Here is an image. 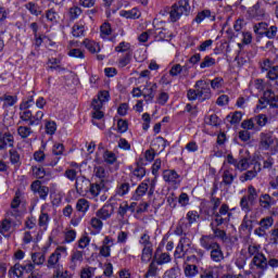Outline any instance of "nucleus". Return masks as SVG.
Masks as SVG:
<instances>
[{"mask_svg": "<svg viewBox=\"0 0 278 278\" xmlns=\"http://www.w3.org/2000/svg\"><path fill=\"white\" fill-rule=\"evenodd\" d=\"M68 255L66 247H58L52 254L48 257L47 268H52L53 270L59 271L64 270L62 265V257Z\"/></svg>", "mask_w": 278, "mask_h": 278, "instance_id": "f257e3e1", "label": "nucleus"}, {"mask_svg": "<svg viewBox=\"0 0 278 278\" xmlns=\"http://www.w3.org/2000/svg\"><path fill=\"white\" fill-rule=\"evenodd\" d=\"M258 147L262 151L278 153V138L273 131H263L260 134Z\"/></svg>", "mask_w": 278, "mask_h": 278, "instance_id": "f03ea898", "label": "nucleus"}, {"mask_svg": "<svg viewBox=\"0 0 278 278\" xmlns=\"http://www.w3.org/2000/svg\"><path fill=\"white\" fill-rule=\"evenodd\" d=\"M190 0H179L175 3L169 11V20L172 23H177L181 16L190 14Z\"/></svg>", "mask_w": 278, "mask_h": 278, "instance_id": "7ed1b4c3", "label": "nucleus"}, {"mask_svg": "<svg viewBox=\"0 0 278 278\" xmlns=\"http://www.w3.org/2000/svg\"><path fill=\"white\" fill-rule=\"evenodd\" d=\"M255 201H257V189L253 186L248 187V194L243 195L240 200V207L242 212L249 214L253 210V205H255Z\"/></svg>", "mask_w": 278, "mask_h": 278, "instance_id": "20e7f679", "label": "nucleus"}, {"mask_svg": "<svg viewBox=\"0 0 278 278\" xmlns=\"http://www.w3.org/2000/svg\"><path fill=\"white\" fill-rule=\"evenodd\" d=\"M20 118L24 123H28L29 127H34V125H40L45 118V112L37 111L34 115L29 109H20Z\"/></svg>", "mask_w": 278, "mask_h": 278, "instance_id": "39448f33", "label": "nucleus"}, {"mask_svg": "<svg viewBox=\"0 0 278 278\" xmlns=\"http://www.w3.org/2000/svg\"><path fill=\"white\" fill-rule=\"evenodd\" d=\"M231 212H229V205L224 203L220 205L218 211L213 212V220L215 225H229L231 220Z\"/></svg>", "mask_w": 278, "mask_h": 278, "instance_id": "423d86ee", "label": "nucleus"}, {"mask_svg": "<svg viewBox=\"0 0 278 278\" xmlns=\"http://www.w3.org/2000/svg\"><path fill=\"white\" fill-rule=\"evenodd\" d=\"M200 215L199 212L197 211H189L187 213V217L186 218H181L178 223V227L176 229V233L178 236H181V233H184V229H190V227L192 225H194V223H197V220H199Z\"/></svg>", "mask_w": 278, "mask_h": 278, "instance_id": "0eeeda50", "label": "nucleus"}, {"mask_svg": "<svg viewBox=\"0 0 278 278\" xmlns=\"http://www.w3.org/2000/svg\"><path fill=\"white\" fill-rule=\"evenodd\" d=\"M30 190L34 194H38L39 199L47 201L49 197V187L42 186V181L34 180L30 185Z\"/></svg>", "mask_w": 278, "mask_h": 278, "instance_id": "6e6552de", "label": "nucleus"}, {"mask_svg": "<svg viewBox=\"0 0 278 278\" xmlns=\"http://www.w3.org/2000/svg\"><path fill=\"white\" fill-rule=\"evenodd\" d=\"M258 173H262V163L255 162L252 169L243 173L239 177V181H241V184H244L245 181H251L257 177Z\"/></svg>", "mask_w": 278, "mask_h": 278, "instance_id": "1a4fd4ad", "label": "nucleus"}, {"mask_svg": "<svg viewBox=\"0 0 278 278\" xmlns=\"http://www.w3.org/2000/svg\"><path fill=\"white\" fill-rule=\"evenodd\" d=\"M274 205H277V200L268 193H262L258 197V207L264 212H268Z\"/></svg>", "mask_w": 278, "mask_h": 278, "instance_id": "9d476101", "label": "nucleus"}, {"mask_svg": "<svg viewBox=\"0 0 278 278\" xmlns=\"http://www.w3.org/2000/svg\"><path fill=\"white\" fill-rule=\"evenodd\" d=\"M75 188L77 194H81L83 197L88 194V188H90V179L86 176H78L75 180Z\"/></svg>", "mask_w": 278, "mask_h": 278, "instance_id": "9b49d317", "label": "nucleus"}, {"mask_svg": "<svg viewBox=\"0 0 278 278\" xmlns=\"http://www.w3.org/2000/svg\"><path fill=\"white\" fill-rule=\"evenodd\" d=\"M194 88L198 89V93L200 96V99L202 101H205L206 99H210L212 97V89H210V84L205 80H198L195 83Z\"/></svg>", "mask_w": 278, "mask_h": 278, "instance_id": "f8f14e48", "label": "nucleus"}, {"mask_svg": "<svg viewBox=\"0 0 278 278\" xmlns=\"http://www.w3.org/2000/svg\"><path fill=\"white\" fill-rule=\"evenodd\" d=\"M223 225H218V224H214L211 223L210 224V228L213 231V238L214 240H220L222 242H227V240H229V237L227 236V231L220 229Z\"/></svg>", "mask_w": 278, "mask_h": 278, "instance_id": "ddd939ff", "label": "nucleus"}, {"mask_svg": "<svg viewBox=\"0 0 278 278\" xmlns=\"http://www.w3.org/2000/svg\"><path fill=\"white\" fill-rule=\"evenodd\" d=\"M105 188V180H100L99 182H90L88 191L86 194L90 197V199H97L101 194V190Z\"/></svg>", "mask_w": 278, "mask_h": 278, "instance_id": "4468645a", "label": "nucleus"}, {"mask_svg": "<svg viewBox=\"0 0 278 278\" xmlns=\"http://www.w3.org/2000/svg\"><path fill=\"white\" fill-rule=\"evenodd\" d=\"M155 92H157V84L147 81L146 87L142 89V94L146 101H153V99H155Z\"/></svg>", "mask_w": 278, "mask_h": 278, "instance_id": "2eb2a0df", "label": "nucleus"}, {"mask_svg": "<svg viewBox=\"0 0 278 278\" xmlns=\"http://www.w3.org/2000/svg\"><path fill=\"white\" fill-rule=\"evenodd\" d=\"M219 243L216 242V239H214V236L212 235H204L200 238V245L205 251H212V249H215Z\"/></svg>", "mask_w": 278, "mask_h": 278, "instance_id": "dca6fc26", "label": "nucleus"}, {"mask_svg": "<svg viewBox=\"0 0 278 278\" xmlns=\"http://www.w3.org/2000/svg\"><path fill=\"white\" fill-rule=\"evenodd\" d=\"M112 214H114V205L112 204H104L100 210L96 212L97 218L101 220H108L112 218Z\"/></svg>", "mask_w": 278, "mask_h": 278, "instance_id": "f3484780", "label": "nucleus"}, {"mask_svg": "<svg viewBox=\"0 0 278 278\" xmlns=\"http://www.w3.org/2000/svg\"><path fill=\"white\" fill-rule=\"evenodd\" d=\"M112 247H114V239L110 236H106L102 241V247L100 248V255H102V257H110L112 253Z\"/></svg>", "mask_w": 278, "mask_h": 278, "instance_id": "a211bd4d", "label": "nucleus"}, {"mask_svg": "<svg viewBox=\"0 0 278 278\" xmlns=\"http://www.w3.org/2000/svg\"><path fill=\"white\" fill-rule=\"evenodd\" d=\"M169 75L172 77H177L178 75L188 77V75H190V70L188 68V65L181 66V64H174L169 70Z\"/></svg>", "mask_w": 278, "mask_h": 278, "instance_id": "6ab92c4d", "label": "nucleus"}, {"mask_svg": "<svg viewBox=\"0 0 278 278\" xmlns=\"http://www.w3.org/2000/svg\"><path fill=\"white\" fill-rule=\"evenodd\" d=\"M81 262H84V252L79 250L74 251L70 258L71 270H76L77 266L81 265Z\"/></svg>", "mask_w": 278, "mask_h": 278, "instance_id": "aec40b11", "label": "nucleus"}, {"mask_svg": "<svg viewBox=\"0 0 278 278\" xmlns=\"http://www.w3.org/2000/svg\"><path fill=\"white\" fill-rule=\"evenodd\" d=\"M8 147H14V136L10 132H0V151L8 149Z\"/></svg>", "mask_w": 278, "mask_h": 278, "instance_id": "412c9836", "label": "nucleus"}, {"mask_svg": "<svg viewBox=\"0 0 278 278\" xmlns=\"http://www.w3.org/2000/svg\"><path fill=\"white\" fill-rule=\"evenodd\" d=\"M163 179L164 181H166L167 184H170L172 186H175L180 181L179 174H177V172L174 169H165L163 172Z\"/></svg>", "mask_w": 278, "mask_h": 278, "instance_id": "4be33fe9", "label": "nucleus"}, {"mask_svg": "<svg viewBox=\"0 0 278 278\" xmlns=\"http://www.w3.org/2000/svg\"><path fill=\"white\" fill-rule=\"evenodd\" d=\"M252 264H254L258 270H266L268 268V258H266L264 253H261L253 257Z\"/></svg>", "mask_w": 278, "mask_h": 278, "instance_id": "5701e85b", "label": "nucleus"}, {"mask_svg": "<svg viewBox=\"0 0 278 278\" xmlns=\"http://www.w3.org/2000/svg\"><path fill=\"white\" fill-rule=\"evenodd\" d=\"M72 35L74 38H81V36H86V22L80 20L74 24L72 27Z\"/></svg>", "mask_w": 278, "mask_h": 278, "instance_id": "b1692460", "label": "nucleus"}, {"mask_svg": "<svg viewBox=\"0 0 278 278\" xmlns=\"http://www.w3.org/2000/svg\"><path fill=\"white\" fill-rule=\"evenodd\" d=\"M113 31L112 24H110V22H104L100 26V38H102V40H114L113 38H110Z\"/></svg>", "mask_w": 278, "mask_h": 278, "instance_id": "393cba45", "label": "nucleus"}, {"mask_svg": "<svg viewBox=\"0 0 278 278\" xmlns=\"http://www.w3.org/2000/svg\"><path fill=\"white\" fill-rule=\"evenodd\" d=\"M211 260L216 263H220L225 260V253L223 252V248H220V243L211 249Z\"/></svg>", "mask_w": 278, "mask_h": 278, "instance_id": "a878e982", "label": "nucleus"}, {"mask_svg": "<svg viewBox=\"0 0 278 278\" xmlns=\"http://www.w3.org/2000/svg\"><path fill=\"white\" fill-rule=\"evenodd\" d=\"M153 261L157 264V266H164V264H170L172 258L170 254L163 252L161 254L155 253Z\"/></svg>", "mask_w": 278, "mask_h": 278, "instance_id": "bb28decb", "label": "nucleus"}, {"mask_svg": "<svg viewBox=\"0 0 278 278\" xmlns=\"http://www.w3.org/2000/svg\"><path fill=\"white\" fill-rule=\"evenodd\" d=\"M31 169L36 179H45V177H48L47 179L49 180V177H51V170H47L45 167L33 166Z\"/></svg>", "mask_w": 278, "mask_h": 278, "instance_id": "cd10ccee", "label": "nucleus"}, {"mask_svg": "<svg viewBox=\"0 0 278 278\" xmlns=\"http://www.w3.org/2000/svg\"><path fill=\"white\" fill-rule=\"evenodd\" d=\"M143 166L144 159H139L137 161V167L132 172V175H135V177H138V179H142V177L147 175V169Z\"/></svg>", "mask_w": 278, "mask_h": 278, "instance_id": "c85d7f7f", "label": "nucleus"}, {"mask_svg": "<svg viewBox=\"0 0 278 278\" xmlns=\"http://www.w3.org/2000/svg\"><path fill=\"white\" fill-rule=\"evenodd\" d=\"M83 45L89 53H99V51H101V46H99L98 42L92 41L90 39H85L83 41Z\"/></svg>", "mask_w": 278, "mask_h": 278, "instance_id": "c756f323", "label": "nucleus"}, {"mask_svg": "<svg viewBox=\"0 0 278 278\" xmlns=\"http://www.w3.org/2000/svg\"><path fill=\"white\" fill-rule=\"evenodd\" d=\"M153 260V247L143 248L141 251V263L149 264Z\"/></svg>", "mask_w": 278, "mask_h": 278, "instance_id": "7c9ffc66", "label": "nucleus"}, {"mask_svg": "<svg viewBox=\"0 0 278 278\" xmlns=\"http://www.w3.org/2000/svg\"><path fill=\"white\" fill-rule=\"evenodd\" d=\"M241 128L244 129L245 131H260V127L255 125V121L253 117L249 119H244L241 123Z\"/></svg>", "mask_w": 278, "mask_h": 278, "instance_id": "2f4dec72", "label": "nucleus"}, {"mask_svg": "<svg viewBox=\"0 0 278 278\" xmlns=\"http://www.w3.org/2000/svg\"><path fill=\"white\" fill-rule=\"evenodd\" d=\"M0 101H3V108H12L13 105H16V103L18 101V97L10 96V94H3L0 98Z\"/></svg>", "mask_w": 278, "mask_h": 278, "instance_id": "473e14b6", "label": "nucleus"}, {"mask_svg": "<svg viewBox=\"0 0 278 278\" xmlns=\"http://www.w3.org/2000/svg\"><path fill=\"white\" fill-rule=\"evenodd\" d=\"M147 190H149V184L141 182L135 191V194H134L135 201H140V198L147 194Z\"/></svg>", "mask_w": 278, "mask_h": 278, "instance_id": "72a5a7b5", "label": "nucleus"}, {"mask_svg": "<svg viewBox=\"0 0 278 278\" xmlns=\"http://www.w3.org/2000/svg\"><path fill=\"white\" fill-rule=\"evenodd\" d=\"M151 146L154 151H164V149H166V139L163 137H156L152 140Z\"/></svg>", "mask_w": 278, "mask_h": 278, "instance_id": "f704fd0d", "label": "nucleus"}, {"mask_svg": "<svg viewBox=\"0 0 278 278\" xmlns=\"http://www.w3.org/2000/svg\"><path fill=\"white\" fill-rule=\"evenodd\" d=\"M237 175L233 174V169H226L223 173V184H225V186H231V184H233V179H236Z\"/></svg>", "mask_w": 278, "mask_h": 278, "instance_id": "c9c22d12", "label": "nucleus"}, {"mask_svg": "<svg viewBox=\"0 0 278 278\" xmlns=\"http://www.w3.org/2000/svg\"><path fill=\"white\" fill-rule=\"evenodd\" d=\"M268 29V23L266 22H260L254 24L253 30L256 36H266V31Z\"/></svg>", "mask_w": 278, "mask_h": 278, "instance_id": "e433bc0d", "label": "nucleus"}, {"mask_svg": "<svg viewBox=\"0 0 278 278\" xmlns=\"http://www.w3.org/2000/svg\"><path fill=\"white\" fill-rule=\"evenodd\" d=\"M21 205V197L17 194H15L14 199L11 202V208L12 211L9 212V216H14L16 218V216H18V206Z\"/></svg>", "mask_w": 278, "mask_h": 278, "instance_id": "4c0bfd02", "label": "nucleus"}, {"mask_svg": "<svg viewBox=\"0 0 278 278\" xmlns=\"http://www.w3.org/2000/svg\"><path fill=\"white\" fill-rule=\"evenodd\" d=\"M205 18H211V21H215L216 16L212 15V11L203 10V11L199 12L198 15L195 16V23H203V21H205Z\"/></svg>", "mask_w": 278, "mask_h": 278, "instance_id": "58836bf2", "label": "nucleus"}, {"mask_svg": "<svg viewBox=\"0 0 278 278\" xmlns=\"http://www.w3.org/2000/svg\"><path fill=\"white\" fill-rule=\"evenodd\" d=\"M199 275V267L194 264H187L185 266V277L192 278Z\"/></svg>", "mask_w": 278, "mask_h": 278, "instance_id": "ea45409f", "label": "nucleus"}, {"mask_svg": "<svg viewBox=\"0 0 278 278\" xmlns=\"http://www.w3.org/2000/svg\"><path fill=\"white\" fill-rule=\"evenodd\" d=\"M227 123H230V125H238L240 121H242V112L236 111L235 113H230L226 116Z\"/></svg>", "mask_w": 278, "mask_h": 278, "instance_id": "a19ab883", "label": "nucleus"}, {"mask_svg": "<svg viewBox=\"0 0 278 278\" xmlns=\"http://www.w3.org/2000/svg\"><path fill=\"white\" fill-rule=\"evenodd\" d=\"M253 118H254V125H256V127H258L260 130L262 129V127H266L268 123V116H266V114H258Z\"/></svg>", "mask_w": 278, "mask_h": 278, "instance_id": "79ce46f5", "label": "nucleus"}, {"mask_svg": "<svg viewBox=\"0 0 278 278\" xmlns=\"http://www.w3.org/2000/svg\"><path fill=\"white\" fill-rule=\"evenodd\" d=\"M249 157H242L239 161H237V164L235 166V168H237V170H240V173L244 172V170H249V167L251 166V163H249Z\"/></svg>", "mask_w": 278, "mask_h": 278, "instance_id": "37998d69", "label": "nucleus"}, {"mask_svg": "<svg viewBox=\"0 0 278 278\" xmlns=\"http://www.w3.org/2000/svg\"><path fill=\"white\" fill-rule=\"evenodd\" d=\"M116 53H134L131 50V45L126 41H122L115 47Z\"/></svg>", "mask_w": 278, "mask_h": 278, "instance_id": "c03bdc74", "label": "nucleus"}, {"mask_svg": "<svg viewBox=\"0 0 278 278\" xmlns=\"http://www.w3.org/2000/svg\"><path fill=\"white\" fill-rule=\"evenodd\" d=\"M119 14L124 18H140V11L138 9H131L129 11L122 10Z\"/></svg>", "mask_w": 278, "mask_h": 278, "instance_id": "a18cd8bd", "label": "nucleus"}, {"mask_svg": "<svg viewBox=\"0 0 278 278\" xmlns=\"http://www.w3.org/2000/svg\"><path fill=\"white\" fill-rule=\"evenodd\" d=\"M258 225L260 227L268 231V229H270V227L275 225V218H273V216L264 217L260 220Z\"/></svg>", "mask_w": 278, "mask_h": 278, "instance_id": "49530a36", "label": "nucleus"}, {"mask_svg": "<svg viewBox=\"0 0 278 278\" xmlns=\"http://www.w3.org/2000/svg\"><path fill=\"white\" fill-rule=\"evenodd\" d=\"M26 10L30 12L34 16H40L42 14V10H40V7L34 2H28L25 4Z\"/></svg>", "mask_w": 278, "mask_h": 278, "instance_id": "de8ad7c7", "label": "nucleus"}, {"mask_svg": "<svg viewBox=\"0 0 278 278\" xmlns=\"http://www.w3.org/2000/svg\"><path fill=\"white\" fill-rule=\"evenodd\" d=\"M157 263L154 260H152L148 267V271L144 275V278L157 277Z\"/></svg>", "mask_w": 278, "mask_h": 278, "instance_id": "09e8293b", "label": "nucleus"}, {"mask_svg": "<svg viewBox=\"0 0 278 278\" xmlns=\"http://www.w3.org/2000/svg\"><path fill=\"white\" fill-rule=\"evenodd\" d=\"M31 261L36 266H42V264H45V261H46L45 253L42 252L33 253Z\"/></svg>", "mask_w": 278, "mask_h": 278, "instance_id": "8fccbe9b", "label": "nucleus"}, {"mask_svg": "<svg viewBox=\"0 0 278 278\" xmlns=\"http://www.w3.org/2000/svg\"><path fill=\"white\" fill-rule=\"evenodd\" d=\"M89 207H90V202H88V200L86 199H79L76 203L77 212H83L85 214V212H88Z\"/></svg>", "mask_w": 278, "mask_h": 278, "instance_id": "3c124183", "label": "nucleus"}, {"mask_svg": "<svg viewBox=\"0 0 278 278\" xmlns=\"http://www.w3.org/2000/svg\"><path fill=\"white\" fill-rule=\"evenodd\" d=\"M49 220H51L49 214L41 211L38 219V225L42 227V229H47V227H49Z\"/></svg>", "mask_w": 278, "mask_h": 278, "instance_id": "603ef678", "label": "nucleus"}, {"mask_svg": "<svg viewBox=\"0 0 278 278\" xmlns=\"http://www.w3.org/2000/svg\"><path fill=\"white\" fill-rule=\"evenodd\" d=\"M17 134L23 139L29 138L31 134H34V130H31V127L29 126H20L17 128Z\"/></svg>", "mask_w": 278, "mask_h": 278, "instance_id": "864d4df0", "label": "nucleus"}, {"mask_svg": "<svg viewBox=\"0 0 278 278\" xmlns=\"http://www.w3.org/2000/svg\"><path fill=\"white\" fill-rule=\"evenodd\" d=\"M23 265L21 264H15L10 270H9V275L10 277H23Z\"/></svg>", "mask_w": 278, "mask_h": 278, "instance_id": "5fc2aeb1", "label": "nucleus"}, {"mask_svg": "<svg viewBox=\"0 0 278 278\" xmlns=\"http://www.w3.org/2000/svg\"><path fill=\"white\" fill-rule=\"evenodd\" d=\"M134 55V52H128L126 53L124 56H122L118 60V66L119 68H125V66H127L128 64L131 63V56Z\"/></svg>", "mask_w": 278, "mask_h": 278, "instance_id": "6e6d98bb", "label": "nucleus"}, {"mask_svg": "<svg viewBox=\"0 0 278 278\" xmlns=\"http://www.w3.org/2000/svg\"><path fill=\"white\" fill-rule=\"evenodd\" d=\"M216 64V59L206 55L203 61L200 63V68H210Z\"/></svg>", "mask_w": 278, "mask_h": 278, "instance_id": "4d7b16f0", "label": "nucleus"}, {"mask_svg": "<svg viewBox=\"0 0 278 278\" xmlns=\"http://www.w3.org/2000/svg\"><path fill=\"white\" fill-rule=\"evenodd\" d=\"M139 243L143 247H153V243L151 242V236H149V231H146L144 233L141 235L139 239Z\"/></svg>", "mask_w": 278, "mask_h": 278, "instance_id": "13d9d810", "label": "nucleus"}, {"mask_svg": "<svg viewBox=\"0 0 278 278\" xmlns=\"http://www.w3.org/2000/svg\"><path fill=\"white\" fill-rule=\"evenodd\" d=\"M55 131H58V124H55V122H53V121H47L46 122V134H48L49 136H53V134H55Z\"/></svg>", "mask_w": 278, "mask_h": 278, "instance_id": "bf43d9fd", "label": "nucleus"}, {"mask_svg": "<svg viewBox=\"0 0 278 278\" xmlns=\"http://www.w3.org/2000/svg\"><path fill=\"white\" fill-rule=\"evenodd\" d=\"M129 188H130L129 182L121 184L119 186H117L116 194L118 197H125V194L129 192Z\"/></svg>", "mask_w": 278, "mask_h": 278, "instance_id": "052dcab7", "label": "nucleus"}, {"mask_svg": "<svg viewBox=\"0 0 278 278\" xmlns=\"http://www.w3.org/2000/svg\"><path fill=\"white\" fill-rule=\"evenodd\" d=\"M94 267H85L80 271V278H93L94 277Z\"/></svg>", "mask_w": 278, "mask_h": 278, "instance_id": "680f3d73", "label": "nucleus"}, {"mask_svg": "<svg viewBox=\"0 0 278 278\" xmlns=\"http://www.w3.org/2000/svg\"><path fill=\"white\" fill-rule=\"evenodd\" d=\"M223 84H225V79H223V77H215L211 80V88L213 90H220V88H223Z\"/></svg>", "mask_w": 278, "mask_h": 278, "instance_id": "e2e57ef3", "label": "nucleus"}, {"mask_svg": "<svg viewBox=\"0 0 278 278\" xmlns=\"http://www.w3.org/2000/svg\"><path fill=\"white\" fill-rule=\"evenodd\" d=\"M34 96H29L27 100H23V102L20 104V110H29V108H33L34 105Z\"/></svg>", "mask_w": 278, "mask_h": 278, "instance_id": "0e129e2a", "label": "nucleus"}, {"mask_svg": "<svg viewBox=\"0 0 278 278\" xmlns=\"http://www.w3.org/2000/svg\"><path fill=\"white\" fill-rule=\"evenodd\" d=\"M79 16H81V9L79 7L70 8V18H72V21L79 18Z\"/></svg>", "mask_w": 278, "mask_h": 278, "instance_id": "69168bd1", "label": "nucleus"}, {"mask_svg": "<svg viewBox=\"0 0 278 278\" xmlns=\"http://www.w3.org/2000/svg\"><path fill=\"white\" fill-rule=\"evenodd\" d=\"M129 129V124L125 119L117 121V131L119 134H125Z\"/></svg>", "mask_w": 278, "mask_h": 278, "instance_id": "338daca9", "label": "nucleus"}, {"mask_svg": "<svg viewBox=\"0 0 278 278\" xmlns=\"http://www.w3.org/2000/svg\"><path fill=\"white\" fill-rule=\"evenodd\" d=\"M267 77L268 79H271V81H275L278 79V66H271L269 71H267Z\"/></svg>", "mask_w": 278, "mask_h": 278, "instance_id": "774afa93", "label": "nucleus"}]
</instances>
